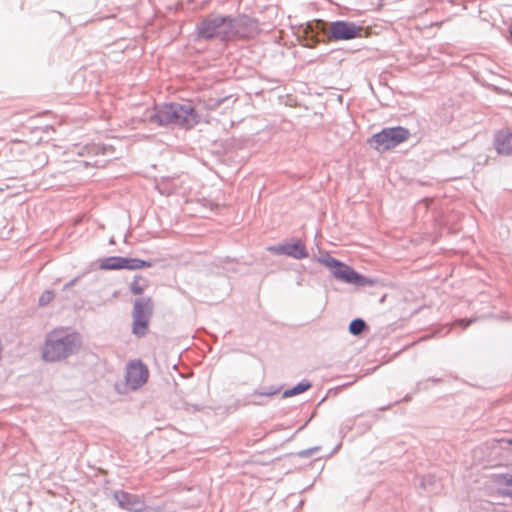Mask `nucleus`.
<instances>
[{
	"mask_svg": "<svg viewBox=\"0 0 512 512\" xmlns=\"http://www.w3.org/2000/svg\"><path fill=\"white\" fill-rule=\"evenodd\" d=\"M81 347V336L78 332L59 327L51 330L42 347V358L47 362L61 361L74 354Z\"/></svg>",
	"mask_w": 512,
	"mask_h": 512,
	"instance_id": "1",
	"label": "nucleus"
},
{
	"mask_svg": "<svg viewBox=\"0 0 512 512\" xmlns=\"http://www.w3.org/2000/svg\"><path fill=\"white\" fill-rule=\"evenodd\" d=\"M245 23L230 17L209 16L198 27V36L205 39L233 40L245 37Z\"/></svg>",
	"mask_w": 512,
	"mask_h": 512,
	"instance_id": "2",
	"label": "nucleus"
},
{
	"mask_svg": "<svg viewBox=\"0 0 512 512\" xmlns=\"http://www.w3.org/2000/svg\"><path fill=\"white\" fill-rule=\"evenodd\" d=\"M315 29L322 31L329 41H347L356 38L368 36V29L357 25L354 22L339 20L331 23H326L318 20L315 23Z\"/></svg>",
	"mask_w": 512,
	"mask_h": 512,
	"instance_id": "3",
	"label": "nucleus"
},
{
	"mask_svg": "<svg viewBox=\"0 0 512 512\" xmlns=\"http://www.w3.org/2000/svg\"><path fill=\"white\" fill-rule=\"evenodd\" d=\"M191 112L192 108L190 106L179 103L163 104L155 108L150 120L160 125L183 124L187 121Z\"/></svg>",
	"mask_w": 512,
	"mask_h": 512,
	"instance_id": "4",
	"label": "nucleus"
},
{
	"mask_svg": "<svg viewBox=\"0 0 512 512\" xmlns=\"http://www.w3.org/2000/svg\"><path fill=\"white\" fill-rule=\"evenodd\" d=\"M148 378V367L141 360H130L125 369L124 385L123 387L121 385H117V389L121 393L128 390H137L146 384Z\"/></svg>",
	"mask_w": 512,
	"mask_h": 512,
	"instance_id": "5",
	"label": "nucleus"
},
{
	"mask_svg": "<svg viewBox=\"0 0 512 512\" xmlns=\"http://www.w3.org/2000/svg\"><path fill=\"white\" fill-rule=\"evenodd\" d=\"M409 137V130L403 127H393L383 129L380 133L375 134L372 141L375 143L376 150L386 151L405 142Z\"/></svg>",
	"mask_w": 512,
	"mask_h": 512,
	"instance_id": "6",
	"label": "nucleus"
},
{
	"mask_svg": "<svg viewBox=\"0 0 512 512\" xmlns=\"http://www.w3.org/2000/svg\"><path fill=\"white\" fill-rule=\"evenodd\" d=\"M317 261L331 270L333 276L343 282L357 284L361 280V275L354 271L350 266L342 263L329 254H325Z\"/></svg>",
	"mask_w": 512,
	"mask_h": 512,
	"instance_id": "7",
	"label": "nucleus"
},
{
	"mask_svg": "<svg viewBox=\"0 0 512 512\" xmlns=\"http://www.w3.org/2000/svg\"><path fill=\"white\" fill-rule=\"evenodd\" d=\"M152 263L138 258L111 256L102 259L99 263L101 270H139L151 267Z\"/></svg>",
	"mask_w": 512,
	"mask_h": 512,
	"instance_id": "8",
	"label": "nucleus"
},
{
	"mask_svg": "<svg viewBox=\"0 0 512 512\" xmlns=\"http://www.w3.org/2000/svg\"><path fill=\"white\" fill-rule=\"evenodd\" d=\"M151 309L152 301L150 298L136 300L133 312V332L137 336L146 333Z\"/></svg>",
	"mask_w": 512,
	"mask_h": 512,
	"instance_id": "9",
	"label": "nucleus"
},
{
	"mask_svg": "<svg viewBox=\"0 0 512 512\" xmlns=\"http://www.w3.org/2000/svg\"><path fill=\"white\" fill-rule=\"evenodd\" d=\"M114 498L119 507L131 512H142L145 507V503L140 497L124 491H116Z\"/></svg>",
	"mask_w": 512,
	"mask_h": 512,
	"instance_id": "10",
	"label": "nucleus"
},
{
	"mask_svg": "<svg viewBox=\"0 0 512 512\" xmlns=\"http://www.w3.org/2000/svg\"><path fill=\"white\" fill-rule=\"evenodd\" d=\"M494 148L500 155H512V127H506L496 132Z\"/></svg>",
	"mask_w": 512,
	"mask_h": 512,
	"instance_id": "11",
	"label": "nucleus"
},
{
	"mask_svg": "<svg viewBox=\"0 0 512 512\" xmlns=\"http://www.w3.org/2000/svg\"><path fill=\"white\" fill-rule=\"evenodd\" d=\"M269 251L275 254H283L296 259H303L308 256L306 247L304 243L300 240L295 241L294 243L285 244L276 247H269Z\"/></svg>",
	"mask_w": 512,
	"mask_h": 512,
	"instance_id": "12",
	"label": "nucleus"
},
{
	"mask_svg": "<svg viewBox=\"0 0 512 512\" xmlns=\"http://www.w3.org/2000/svg\"><path fill=\"white\" fill-rule=\"evenodd\" d=\"M149 283L148 280L143 276H135L130 284V291L134 295H141L147 289Z\"/></svg>",
	"mask_w": 512,
	"mask_h": 512,
	"instance_id": "13",
	"label": "nucleus"
},
{
	"mask_svg": "<svg viewBox=\"0 0 512 512\" xmlns=\"http://www.w3.org/2000/svg\"><path fill=\"white\" fill-rule=\"evenodd\" d=\"M366 324L362 319H355L349 325V331L353 335H359L365 329Z\"/></svg>",
	"mask_w": 512,
	"mask_h": 512,
	"instance_id": "14",
	"label": "nucleus"
},
{
	"mask_svg": "<svg viewBox=\"0 0 512 512\" xmlns=\"http://www.w3.org/2000/svg\"><path fill=\"white\" fill-rule=\"evenodd\" d=\"M309 388H310V384L309 383H299L298 385H296L292 389L286 390L283 393V396L284 397H291V396L303 393L304 391H306Z\"/></svg>",
	"mask_w": 512,
	"mask_h": 512,
	"instance_id": "15",
	"label": "nucleus"
},
{
	"mask_svg": "<svg viewBox=\"0 0 512 512\" xmlns=\"http://www.w3.org/2000/svg\"><path fill=\"white\" fill-rule=\"evenodd\" d=\"M54 298V294L51 291H45L39 298L40 305H47Z\"/></svg>",
	"mask_w": 512,
	"mask_h": 512,
	"instance_id": "16",
	"label": "nucleus"
},
{
	"mask_svg": "<svg viewBox=\"0 0 512 512\" xmlns=\"http://www.w3.org/2000/svg\"><path fill=\"white\" fill-rule=\"evenodd\" d=\"M496 482L501 485L512 486V476H507V475H503V474L498 475L496 477Z\"/></svg>",
	"mask_w": 512,
	"mask_h": 512,
	"instance_id": "17",
	"label": "nucleus"
},
{
	"mask_svg": "<svg viewBox=\"0 0 512 512\" xmlns=\"http://www.w3.org/2000/svg\"><path fill=\"white\" fill-rule=\"evenodd\" d=\"M318 41L314 39V36H307L305 46L313 47Z\"/></svg>",
	"mask_w": 512,
	"mask_h": 512,
	"instance_id": "18",
	"label": "nucleus"
},
{
	"mask_svg": "<svg viewBox=\"0 0 512 512\" xmlns=\"http://www.w3.org/2000/svg\"><path fill=\"white\" fill-rule=\"evenodd\" d=\"M507 443H508V444H510V445H512V439L507 440Z\"/></svg>",
	"mask_w": 512,
	"mask_h": 512,
	"instance_id": "19",
	"label": "nucleus"
}]
</instances>
